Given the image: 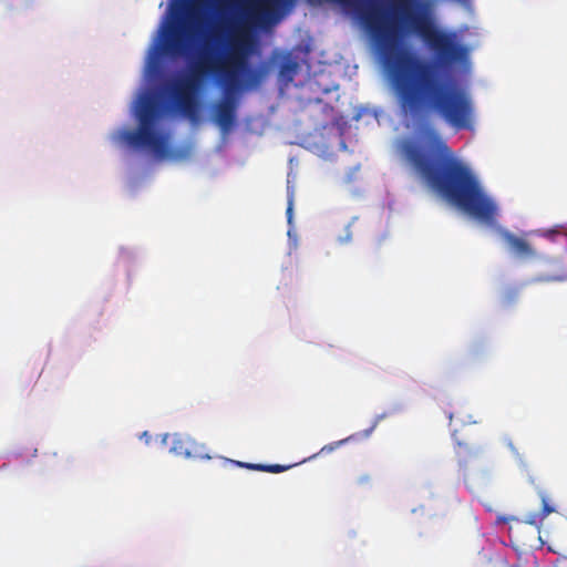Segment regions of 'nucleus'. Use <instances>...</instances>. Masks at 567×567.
I'll return each instance as SVG.
<instances>
[{"label":"nucleus","mask_w":567,"mask_h":567,"mask_svg":"<svg viewBox=\"0 0 567 567\" xmlns=\"http://www.w3.org/2000/svg\"><path fill=\"white\" fill-rule=\"evenodd\" d=\"M548 266L547 281H563L567 279V259H550L548 260Z\"/></svg>","instance_id":"10"},{"label":"nucleus","mask_w":567,"mask_h":567,"mask_svg":"<svg viewBox=\"0 0 567 567\" xmlns=\"http://www.w3.org/2000/svg\"><path fill=\"white\" fill-rule=\"evenodd\" d=\"M359 481H360V483L368 482V481H369V477H368V476H363V477H361Z\"/></svg>","instance_id":"18"},{"label":"nucleus","mask_w":567,"mask_h":567,"mask_svg":"<svg viewBox=\"0 0 567 567\" xmlns=\"http://www.w3.org/2000/svg\"><path fill=\"white\" fill-rule=\"evenodd\" d=\"M223 72L214 78L224 87L223 99L215 106V122L224 132L233 128L236 122L238 95L243 91L256 87L262 80V72L248 63L244 43H231L226 56L220 58Z\"/></svg>","instance_id":"3"},{"label":"nucleus","mask_w":567,"mask_h":567,"mask_svg":"<svg viewBox=\"0 0 567 567\" xmlns=\"http://www.w3.org/2000/svg\"><path fill=\"white\" fill-rule=\"evenodd\" d=\"M518 296V291L516 289H507L504 293H503V300L504 302L506 303H511L513 301H515V299L517 298Z\"/></svg>","instance_id":"14"},{"label":"nucleus","mask_w":567,"mask_h":567,"mask_svg":"<svg viewBox=\"0 0 567 567\" xmlns=\"http://www.w3.org/2000/svg\"><path fill=\"white\" fill-rule=\"evenodd\" d=\"M214 43H219V34L216 30L205 37L196 60L189 66L188 74L176 82L172 90L178 112L192 122L198 120L196 93L202 81L223 72V64L220 58L216 56Z\"/></svg>","instance_id":"4"},{"label":"nucleus","mask_w":567,"mask_h":567,"mask_svg":"<svg viewBox=\"0 0 567 567\" xmlns=\"http://www.w3.org/2000/svg\"><path fill=\"white\" fill-rule=\"evenodd\" d=\"M400 9V24L394 19L384 23L374 7L361 10L360 17L391 76L401 110L412 117L430 111L456 132L474 131L476 114L471 93L457 82L442 79L433 64L410 52L404 35L420 37L442 69L466 62L468 49L457 41L455 32L437 29L426 4L417 3L416 10L410 11L409 1L401 0Z\"/></svg>","instance_id":"1"},{"label":"nucleus","mask_w":567,"mask_h":567,"mask_svg":"<svg viewBox=\"0 0 567 567\" xmlns=\"http://www.w3.org/2000/svg\"><path fill=\"white\" fill-rule=\"evenodd\" d=\"M237 465L241 466V467L249 468V470L268 472V473H274V474L282 473L292 466V465H280V464H270V465L251 464V463H243V462H237Z\"/></svg>","instance_id":"11"},{"label":"nucleus","mask_w":567,"mask_h":567,"mask_svg":"<svg viewBox=\"0 0 567 567\" xmlns=\"http://www.w3.org/2000/svg\"><path fill=\"white\" fill-rule=\"evenodd\" d=\"M324 450L332 451V450H333V446H323L322 451H324Z\"/></svg>","instance_id":"19"},{"label":"nucleus","mask_w":567,"mask_h":567,"mask_svg":"<svg viewBox=\"0 0 567 567\" xmlns=\"http://www.w3.org/2000/svg\"><path fill=\"white\" fill-rule=\"evenodd\" d=\"M286 213H287V216H288V220L290 221L291 220V215H292V198L289 199Z\"/></svg>","instance_id":"17"},{"label":"nucleus","mask_w":567,"mask_h":567,"mask_svg":"<svg viewBox=\"0 0 567 567\" xmlns=\"http://www.w3.org/2000/svg\"><path fill=\"white\" fill-rule=\"evenodd\" d=\"M542 498V511L538 514H534L527 522L529 524H536L537 522L544 520L549 514L555 512V508L548 503L547 497L544 493H540Z\"/></svg>","instance_id":"12"},{"label":"nucleus","mask_w":567,"mask_h":567,"mask_svg":"<svg viewBox=\"0 0 567 567\" xmlns=\"http://www.w3.org/2000/svg\"><path fill=\"white\" fill-rule=\"evenodd\" d=\"M503 240L506 243L509 251L520 260H532L536 257V250L524 238L514 235L513 233L502 229L499 231Z\"/></svg>","instance_id":"7"},{"label":"nucleus","mask_w":567,"mask_h":567,"mask_svg":"<svg viewBox=\"0 0 567 567\" xmlns=\"http://www.w3.org/2000/svg\"><path fill=\"white\" fill-rule=\"evenodd\" d=\"M565 234V227L564 226H556L555 228L548 229L545 231V236L551 237L556 234Z\"/></svg>","instance_id":"15"},{"label":"nucleus","mask_w":567,"mask_h":567,"mask_svg":"<svg viewBox=\"0 0 567 567\" xmlns=\"http://www.w3.org/2000/svg\"><path fill=\"white\" fill-rule=\"evenodd\" d=\"M183 444L184 442L182 440H177L174 442L172 450L178 455H185L187 457L190 456V452L187 449H184Z\"/></svg>","instance_id":"13"},{"label":"nucleus","mask_w":567,"mask_h":567,"mask_svg":"<svg viewBox=\"0 0 567 567\" xmlns=\"http://www.w3.org/2000/svg\"><path fill=\"white\" fill-rule=\"evenodd\" d=\"M162 105L157 99L145 95L141 99L137 130H120L115 140L134 147L148 148L157 157L167 155V138L155 130L162 115Z\"/></svg>","instance_id":"5"},{"label":"nucleus","mask_w":567,"mask_h":567,"mask_svg":"<svg viewBox=\"0 0 567 567\" xmlns=\"http://www.w3.org/2000/svg\"><path fill=\"white\" fill-rule=\"evenodd\" d=\"M299 63L291 55H286L279 66V80L288 85L291 83L299 71Z\"/></svg>","instance_id":"9"},{"label":"nucleus","mask_w":567,"mask_h":567,"mask_svg":"<svg viewBox=\"0 0 567 567\" xmlns=\"http://www.w3.org/2000/svg\"><path fill=\"white\" fill-rule=\"evenodd\" d=\"M286 0H250V13L257 20L268 17Z\"/></svg>","instance_id":"8"},{"label":"nucleus","mask_w":567,"mask_h":567,"mask_svg":"<svg viewBox=\"0 0 567 567\" xmlns=\"http://www.w3.org/2000/svg\"><path fill=\"white\" fill-rule=\"evenodd\" d=\"M196 13L194 0H181L173 7V18L163 32L159 50L169 56H183L187 54V44L183 37L185 18H194Z\"/></svg>","instance_id":"6"},{"label":"nucleus","mask_w":567,"mask_h":567,"mask_svg":"<svg viewBox=\"0 0 567 567\" xmlns=\"http://www.w3.org/2000/svg\"><path fill=\"white\" fill-rule=\"evenodd\" d=\"M402 152L415 173L451 204L488 226L496 224L497 205L434 127H421L416 141L403 142Z\"/></svg>","instance_id":"2"},{"label":"nucleus","mask_w":567,"mask_h":567,"mask_svg":"<svg viewBox=\"0 0 567 567\" xmlns=\"http://www.w3.org/2000/svg\"><path fill=\"white\" fill-rule=\"evenodd\" d=\"M554 567H567V557H558L554 564Z\"/></svg>","instance_id":"16"}]
</instances>
